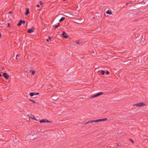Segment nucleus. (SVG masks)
Returning a JSON list of instances; mask_svg holds the SVG:
<instances>
[{
    "label": "nucleus",
    "instance_id": "obj_1",
    "mask_svg": "<svg viewBox=\"0 0 148 148\" xmlns=\"http://www.w3.org/2000/svg\"><path fill=\"white\" fill-rule=\"evenodd\" d=\"M108 120V119L107 118H104V119H99L98 120H91L90 121H88L86 122L85 124H89L90 123H93V122H101V121H106Z\"/></svg>",
    "mask_w": 148,
    "mask_h": 148
},
{
    "label": "nucleus",
    "instance_id": "obj_2",
    "mask_svg": "<svg viewBox=\"0 0 148 148\" xmlns=\"http://www.w3.org/2000/svg\"><path fill=\"white\" fill-rule=\"evenodd\" d=\"M146 105L145 103L143 102H140L138 103L133 104V106L134 107L136 106L137 107H140L145 106Z\"/></svg>",
    "mask_w": 148,
    "mask_h": 148
},
{
    "label": "nucleus",
    "instance_id": "obj_3",
    "mask_svg": "<svg viewBox=\"0 0 148 148\" xmlns=\"http://www.w3.org/2000/svg\"><path fill=\"white\" fill-rule=\"evenodd\" d=\"M39 122L41 123H46V122L51 123L52 122V121H49L48 120H47V119H42L41 120H40L39 121Z\"/></svg>",
    "mask_w": 148,
    "mask_h": 148
},
{
    "label": "nucleus",
    "instance_id": "obj_4",
    "mask_svg": "<svg viewBox=\"0 0 148 148\" xmlns=\"http://www.w3.org/2000/svg\"><path fill=\"white\" fill-rule=\"evenodd\" d=\"M103 93V92H100L99 93H97L95 95H93L91 96V97L92 98H94L98 96H99L100 95H102Z\"/></svg>",
    "mask_w": 148,
    "mask_h": 148
},
{
    "label": "nucleus",
    "instance_id": "obj_5",
    "mask_svg": "<svg viewBox=\"0 0 148 148\" xmlns=\"http://www.w3.org/2000/svg\"><path fill=\"white\" fill-rule=\"evenodd\" d=\"M3 76L6 79H8L9 77V75L7 73H3Z\"/></svg>",
    "mask_w": 148,
    "mask_h": 148
},
{
    "label": "nucleus",
    "instance_id": "obj_6",
    "mask_svg": "<svg viewBox=\"0 0 148 148\" xmlns=\"http://www.w3.org/2000/svg\"><path fill=\"white\" fill-rule=\"evenodd\" d=\"M29 118L30 119H32L34 120L37 121L36 119L35 118L34 116L32 115H30L29 117Z\"/></svg>",
    "mask_w": 148,
    "mask_h": 148
},
{
    "label": "nucleus",
    "instance_id": "obj_7",
    "mask_svg": "<svg viewBox=\"0 0 148 148\" xmlns=\"http://www.w3.org/2000/svg\"><path fill=\"white\" fill-rule=\"evenodd\" d=\"M62 35L63 37L64 38H68V36L66 35V33L64 32H62Z\"/></svg>",
    "mask_w": 148,
    "mask_h": 148
},
{
    "label": "nucleus",
    "instance_id": "obj_8",
    "mask_svg": "<svg viewBox=\"0 0 148 148\" xmlns=\"http://www.w3.org/2000/svg\"><path fill=\"white\" fill-rule=\"evenodd\" d=\"M34 29H30L27 31V32L29 33H32L34 32Z\"/></svg>",
    "mask_w": 148,
    "mask_h": 148
},
{
    "label": "nucleus",
    "instance_id": "obj_9",
    "mask_svg": "<svg viewBox=\"0 0 148 148\" xmlns=\"http://www.w3.org/2000/svg\"><path fill=\"white\" fill-rule=\"evenodd\" d=\"M34 95H37V93H35L34 92H31L30 94V95L31 97H32V96H34Z\"/></svg>",
    "mask_w": 148,
    "mask_h": 148
},
{
    "label": "nucleus",
    "instance_id": "obj_10",
    "mask_svg": "<svg viewBox=\"0 0 148 148\" xmlns=\"http://www.w3.org/2000/svg\"><path fill=\"white\" fill-rule=\"evenodd\" d=\"M29 13V8H27L26 11V12L25 13V14L26 15H28Z\"/></svg>",
    "mask_w": 148,
    "mask_h": 148
},
{
    "label": "nucleus",
    "instance_id": "obj_11",
    "mask_svg": "<svg viewBox=\"0 0 148 148\" xmlns=\"http://www.w3.org/2000/svg\"><path fill=\"white\" fill-rule=\"evenodd\" d=\"M22 21L21 20H20L19 21L18 23V24L17 25L18 26H20L22 24Z\"/></svg>",
    "mask_w": 148,
    "mask_h": 148
},
{
    "label": "nucleus",
    "instance_id": "obj_12",
    "mask_svg": "<svg viewBox=\"0 0 148 148\" xmlns=\"http://www.w3.org/2000/svg\"><path fill=\"white\" fill-rule=\"evenodd\" d=\"M65 19V18L64 17H62L59 20V21L61 22L63 21Z\"/></svg>",
    "mask_w": 148,
    "mask_h": 148
},
{
    "label": "nucleus",
    "instance_id": "obj_13",
    "mask_svg": "<svg viewBox=\"0 0 148 148\" xmlns=\"http://www.w3.org/2000/svg\"><path fill=\"white\" fill-rule=\"evenodd\" d=\"M106 13L107 14H112V12L109 11H107Z\"/></svg>",
    "mask_w": 148,
    "mask_h": 148
},
{
    "label": "nucleus",
    "instance_id": "obj_14",
    "mask_svg": "<svg viewBox=\"0 0 148 148\" xmlns=\"http://www.w3.org/2000/svg\"><path fill=\"white\" fill-rule=\"evenodd\" d=\"M60 26V24L59 23H58V25H56L55 26V28H58V27H59Z\"/></svg>",
    "mask_w": 148,
    "mask_h": 148
},
{
    "label": "nucleus",
    "instance_id": "obj_15",
    "mask_svg": "<svg viewBox=\"0 0 148 148\" xmlns=\"http://www.w3.org/2000/svg\"><path fill=\"white\" fill-rule=\"evenodd\" d=\"M105 73V71L103 70H102L101 71V74L102 75H104Z\"/></svg>",
    "mask_w": 148,
    "mask_h": 148
},
{
    "label": "nucleus",
    "instance_id": "obj_16",
    "mask_svg": "<svg viewBox=\"0 0 148 148\" xmlns=\"http://www.w3.org/2000/svg\"><path fill=\"white\" fill-rule=\"evenodd\" d=\"M35 71H32V72L31 73V74L32 75H34L35 74Z\"/></svg>",
    "mask_w": 148,
    "mask_h": 148
},
{
    "label": "nucleus",
    "instance_id": "obj_17",
    "mask_svg": "<svg viewBox=\"0 0 148 148\" xmlns=\"http://www.w3.org/2000/svg\"><path fill=\"white\" fill-rule=\"evenodd\" d=\"M129 140L131 142H132V143H134V141H133V140L131 139H129Z\"/></svg>",
    "mask_w": 148,
    "mask_h": 148
},
{
    "label": "nucleus",
    "instance_id": "obj_18",
    "mask_svg": "<svg viewBox=\"0 0 148 148\" xmlns=\"http://www.w3.org/2000/svg\"><path fill=\"white\" fill-rule=\"evenodd\" d=\"M106 74L108 75L109 74V72L108 71H107L106 72Z\"/></svg>",
    "mask_w": 148,
    "mask_h": 148
},
{
    "label": "nucleus",
    "instance_id": "obj_19",
    "mask_svg": "<svg viewBox=\"0 0 148 148\" xmlns=\"http://www.w3.org/2000/svg\"><path fill=\"white\" fill-rule=\"evenodd\" d=\"M39 3L40 4V5H41L42 4V1H39Z\"/></svg>",
    "mask_w": 148,
    "mask_h": 148
},
{
    "label": "nucleus",
    "instance_id": "obj_20",
    "mask_svg": "<svg viewBox=\"0 0 148 148\" xmlns=\"http://www.w3.org/2000/svg\"><path fill=\"white\" fill-rule=\"evenodd\" d=\"M13 12L12 11H10V12H9V14H11Z\"/></svg>",
    "mask_w": 148,
    "mask_h": 148
},
{
    "label": "nucleus",
    "instance_id": "obj_21",
    "mask_svg": "<svg viewBox=\"0 0 148 148\" xmlns=\"http://www.w3.org/2000/svg\"><path fill=\"white\" fill-rule=\"evenodd\" d=\"M31 101L33 102L34 103H36L35 101H34V100H31Z\"/></svg>",
    "mask_w": 148,
    "mask_h": 148
},
{
    "label": "nucleus",
    "instance_id": "obj_22",
    "mask_svg": "<svg viewBox=\"0 0 148 148\" xmlns=\"http://www.w3.org/2000/svg\"><path fill=\"white\" fill-rule=\"evenodd\" d=\"M10 23H8V27H10Z\"/></svg>",
    "mask_w": 148,
    "mask_h": 148
},
{
    "label": "nucleus",
    "instance_id": "obj_23",
    "mask_svg": "<svg viewBox=\"0 0 148 148\" xmlns=\"http://www.w3.org/2000/svg\"><path fill=\"white\" fill-rule=\"evenodd\" d=\"M48 39H49V40H51V38L50 36L49 37Z\"/></svg>",
    "mask_w": 148,
    "mask_h": 148
},
{
    "label": "nucleus",
    "instance_id": "obj_24",
    "mask_svg": "<svg viewBox=\"0 0 148 148\" xmlns=\"http://www.w3.org/2000/svg\"><path fill=\"white\" fill-rule=\"evenodd\" d=\"M130 3V2L126 3V5H128Z\"/></svg>",
    "mask_w": 148,
    "mask_h": 148
},
{
    "label": "nucleus",
    "instance_id": "obj_25",
    "mask_svg": "<svg viewBox=\"0 0 148 148\" xmlns=\"http://www.w3.org/2000/svg\"><path fill=\"white\" fill-rule=\"evenodd\" d=\"M1 69L2 70H4V68L3 67H1Z\"/></svg>",
    "mask_w": 148,
    "mask_h": 148
},
{
    "label": "nucleus",
    "instance_id": "obj_26",
    "mask_svg": "<svg viewBox=\"0 0 148 148\" xmlns=\"http://www.w3.org/2000/svg\"><path fill=\"white\" fill-rule=\"evenodd\" d=\"M25 21H22V23H23L24 24L25 23Z\"/></svg>",
    "mask_w": 148,
    "mask_h": 148
},
{
    "label": "nucleus",
    "instance_id": "obj_27",
    "mask_svg": "<svg viewBox=\"0 0 148 148\" xmlns=\"http://www.w3.org/2000/svg\"><path fill=\"white\" fill-rule=\"evenodd\" d=\"M49 39H47L46 40L47 41H49Z\"/></svg>",
    "mask_w": 148,
    "mask_h": 148
},
{
    "label": "nucleus",
    "instance_id": "obj_28",
    "mask_svg": "<svg viewBox=\"0 0 148 148\" xmlns=\"http://www.w3.org/2000/svg\"><path fill=\"white\" fill-rule=\"evenodd\" d=\"M40 7V6L38 4V8H39V7Z\"/></svg>",
    "mask_w": 148,
    "mask_h": 148
},
{
    "label": "nucleus",
    "instance_id": "obj_29",
    "mask_svg": "<svg viewBox=\"0 0 148 148\" xmlns=\"http://www.w3.org/2000/svg\"><path fill=\"white\" fill-rule=\"evenodd\" d=\"M117 145L118 146H120V145H119V143H117Z\"/></svg>",
    "mask_w": 148,
    "mask_h": 148
},
{
    "label": "nucleus",
    "instance_id": "obj_30",
    "mask_svg": "<svg viewBox=\"0 0 148 148\" xmlns=\"http://www.w3.org/2000/svg\"><path fill=\"white\" fill-rule=\"evenodd\" d=\"M19 55L18 54H17L16 55V57H17L18 56H19Z\"/></svg>",
    "mask_w": 148,
    "mask_h": 148
},
{
    "label": "nucleus",
    "instance_id": "obj_31",
    "mask_svg": "<svg viewBox=\"0 0 148 148\" xmlns=\"http://www.w3.org/2000/svg\"><path fill=\"white\" fill-rule=\"evenodd\" d=\"M76 43H77V44H79V42H76Z\"/></svg>",
    "mask_w": 148,
    "mask_h": 148
},
{
    "label": "nucleus",
    "instance_id": "obj_32",
    "mask_svg": "<svg viewBox=\"0 0 148 148\" xmlns=\"http://www.w3.org/2000/svg\"><path fill=\"white\" fill-rule=\"evenodd\" d=\"M2 76V75L0 73V77H1Z\"/></svg>",
    "mask_w": 148,
    "mask_h": 148
},
{
    "label": "nucleus",
    "instance_id": "obj_33",
    "mask_svg": "<svg viewBox=\"0 0 148 148\" xmlns=\"http://www.w3.org/2000/svg\"><path fill=\"white\" fill-rule=\"evenodd\" d=\"M16 60L18 59V58H17V57H16Z\"/></svg>",
    "mask_w": 148,
    "mask_h": 148
},
{
    "label": "nucleus",
    "instance_id": "obj_34",
    "mask_svg": "<svg viewBox=\"0 0 148 148\" xmlns=\"http://www.w3.org/2000/svg\"><path fill=\"white\" fill-rule=\"evenodd\" d=\"M39 93L38 92V95L39 94Z\"/></svg>",
    "mask_w": 148,
    "mask_h": 148
}]
</instances>
